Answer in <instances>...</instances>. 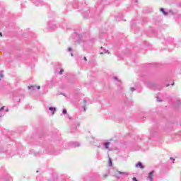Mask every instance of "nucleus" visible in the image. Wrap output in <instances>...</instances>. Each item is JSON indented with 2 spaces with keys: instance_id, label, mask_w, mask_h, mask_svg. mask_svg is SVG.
Listing matches in <instances>:
<instances>
[{
  "instance_id": "nucleus-15",
  "label": "nucleus",
  "mask_w": 181,
  "mask_h": 181,
  "mask_svg": "<svg viewBox=\"0 0 181 181\" xmlns=\"http://www.w3.org/2000/svg\"><path fill=\"white\" fill-rule=\"evenodd\" d=\"M150 134L152 136H153V135H155V134H156V129H151L150 130Z\"/></svg>"
},
{
  "instance_id": "nucleus-39",
  "label": "nucleus",
  "mask_w": 181,
  "mask_h": 181,
  "mask_svg": "<svg viewBox=\"0 0 181 181\" xmlns=\"http://www.w3.org/2000/svg\"><path fill=\"white\" fill-rule=\"evenodd\" d=\"M172 86H175V82H173V83H172Z\"/></svg>"
},
{
  "instance_id": "nucleus-30",
  "label": "nucleus",
  "mask_w": 181,
  "mask_h": 181,
  "mask_svg": "<svg viewBox=\"0 0 181 181\" xmlns=\"http://www.w3.org/2000/svg\"><path fill=\"white\" fill-rule=\"evenodd\" d=\"M83 60H85V62H87V57H84Z\"/></svg>"
},
{
  "instance_id": "nucleus-33",
  "label": "nucleus",
  "mask_w": 181,
  "mask_h": 181,
  "mask_svg": "<svg viewBox=\"0 0 181 181\" xmlns=\"http://www.w3.org/2000/svg\"><path fill=\"white\" fill-rule=\"evenodd\" d=\"M180 74H181V65L180 66Z\"/></svg>"
},
{
  "instance_id": "nucleus-3",
  "label": "nucleus",
  "mask_w": 181,
  "mask_h": 181,
  "mask_svg": "<svg viewBox=\"0 0 181 181\" xmlns=\"http://www.w3.org/2000/svg\"><path fill=\"white\" fill-rule=\"evenodd\" d=\"M74 124H73L71 127V133L76 132V131H77V127H80V122H78L77 121H74Z\"/></svg>"
},
{
  "instance_id": "nucleus-25",
  "label": "nucleus",
  "mask_w": 181,
  "mask_h": 181,
  "mask_svg": "<svg viewBox=\"0 0 181 181\" xmlns=\"http://www.w3.org/2000/svg\"><path fill=\"white\" fill-rule=\"evenodd\" d=\"M170 160L173 161V163H175V158L171 157V158H170Z\"/></svg>"
},
{
  "instance_id": "nucleus-23",
  "label": "nucleus",
  "mask_w": 181,
  "mask_h": 181,
  "mask_svg": "<svg viewBox=\"0 0 181 181\" xmlns=\"http://www.w3.org/2000/svg\"><path fill=\"white\" fill-rule=\"evenodd\" d=\"M0 77H4V72L2 71H0Z\"/></svg>"
},
{
  "instance_id": "nucleus-37",
  "label": "nucleus",
  "mask_w": 181,
  "mask_h": 181,
  "mask_svg": "<svg viewBox=\"0 0 181 181\" xmlns=\"http://www.w3.org/2000/svg\"><path fill=\"white\" fill-rule=\"evenodd\" d=\"M86 13H90V11H86Z\"/></svg>"
},
{
  "instance_id": "nucleus-1",
  "label": "nucleus",
  "mask_w": 181,
  "mask_h": 181,
  "mask_svg": "<svg viewBox=\"0 0 181 181\" xmlns=\"http://www.w3.org/2000/svg\"><path fill=\"white\" fill-rule=\"evenodd\" d=\"M86 33L83 34H78L75 32L72 34L70 40L74 43H81V42H84V37H86Z\"/></svg>"
},
{
  "instance_id": "nucleus-19",
  "label": "nucleus",
  "mask_w": 181,
  "mask_h": 181,
  "mask_svg": "<svg viewBox=\"0 0 181 181\" xmlns=\"http://www.w3.org/2000/svg\"><path fill=\"white\" fill-rule=\"evenodd\" d=\"M35 88L36 86H28V90H35Z\"/></svg>"
},
{
  "instance_id": "nucleus-34",
  "label": "nucleus",
  "mask_w": 181,
  "mask_h": 181,
  "mask_svg": "<svg viewBox=\"0 0 181 181\" xmlns=\"http://www.w3.org/2000/svg\"><path fill=\"white\" fill-rule=\"evenodd\" d=\"M0 37H2V33L0 32Z\"/></svg>"
},
{
  "instance_id": "nucleus-32",
  "label": "nucleus",
  "mask_w": 181,
  "mask_h": 181,
  "mask_svg": "<svg viewBox=\"0 0 181 181\" xmlns=\"http://www.w3.org/2000/svg\"><path fill=\"white\" fill-rule=\"evenodd\" d=\"M4 180H5V181L9 180V178L6 177V178H4Z\"/></svg>"
},
{
  "instance_id": "nucleus-13",
  "label": "nucleus",
  "mask_w": 181,
  "mask_h": 181,
  "mask_svg": "<svg viewBox=\"0 0 181 181\" xmlns=\"http://www.w3.org/2000/svg\"><path fill=\"white\" fill-rule=\"evenodd\" d=\"M100 54H104L105 53H110V52H108L107 49H105L103 48V47H102L100 48Z\"/></svg>"
},
{
  "instance_id": "nucleus-18",
  "label": "nucleus",
  "mask_w": 181,
  "mask_h": 181,
  "mask_svg": "<svg viewBox=\"0 0 181 181\" xmlns=\"http://www.w3.org/2000/svg\"><path fill=\"white\" fill-rule=\"evenodd\" d=\"M119 175H126L127 176H128V173L127 172H121V171H118Z\"/></svg>"
},
{
  "instance_id": "nucleus-44",
  "label": "nucleus",
  "mask_w": 181,
  "mask_h": 181,
  "mask_svg": "<svg viewBox=\"0 0 181 181\" xmlns=\"http://www.w3.org/2000/svg\"><path fill=\"white\" fill-rule=\"evenodd\" d=\"M37 173H39V170H37Z\"/></svg>"
},
{
  "instance_id": "nucleus-26",
  "label": "nucleus",
  "mask_w": 181,
  "mask_h": 181,
  "mask_svg": "<svg viewBox=\"0 0 181 181\" xmlns=\"http://www.w3.org/2000/svg\"><path fill=\"white\" fill-rule=\"evenodd\" d=\"M113 78H114V80H115L116 81H118V77L114 76Z\"/></svg>"
},
{
  "instance_id": "nucleus-35",
  "label": "nucleus",
  "mask_w": 181,
  "mask_h": 181,
  "mask_svg": "<svg viewBox=\"0 0 181 181\" xmlns=\"http://www.w3.org/2000/svg\"><path fill=\"white\" fill-rule=\"evenodd\" d=\"M37 90H40V86L37 87Z\"/></svg>"
},
{
  "instance_id": "nucleus-41",
  "label": "nucleus",
  "mask_w": 181,
  "mask_h": 181,
  "mask_svg": "<svg viewBox=\"0 0 181 181\" xmlns=\"http://www.w3.org/2000/svg\"><path fill=\"white\" fill-rule=\"evenodd\" d=\"M169 86H170L169 84H167V85H166V87H169Z\"/></svg>"
},
{
  "instance_id": "nucleus-4",
  "label": "nucleus",
  "mask_w": 181,
  "mask_h": 181,
  "mask_svg": "<svg viewBox=\"0 0 181 181\" xmlns=\"http://www.w3.org/2000/svg\"><path fill=\"white\" fill-rule=\"evenodd\" d=\"M110 141H106L103 144V147H101V144L96 145L97 148H102V149H107V151H110Z\"/></svg>"
},
{
  "instance_id": "nucleus-12",
  "label": "nucleus",
  "mask_w": 181,
  "mask_h": 181,
  "mask_svg": "<svg viewBox=\"0 0 181 181\" xmlns=\"http://www.w3.org/2000/svg\"><path fill=\"white\" fill-rule=\"evenodd\" d=\"M136 168H140V169H145V166L144 165H142L141 162H138L136 164Z\"/></svg>"
},
{
  "instance_id": "nucleus-6",
  "label": "nucleus",
  "mask_w": 181,
  "mask_h": 181,
  "mask_svg": "<svg viewBox=\"0 0 181 181\" xmlns=\"http://www.w3.org/2000/svg\"><path fill=\"white\" fill-rule=\"evenodd\" d=\"M48 28L49 29V30H56V29H57V26L56 25V24L53 23V22H49Z\"/></svg>"
},
{
  "instance_id": "nucleus-5",
  "label": "nucleus",
  "mask_w": 181,
  "mask_h": 181,
  "mask_svg": "<svg viewBox=\"0 0 181 181\" xmlns=\"http://www.w3.org/2000/svg\"><path fill=\"white\" fill-rule=\"evenodd\" d=\"M165 45L167 46H169V45H170V46H173V45H175V40L173 38L170 37H168L166 39Z\"/></svg>"
},
{
  "instance_id": "nucleus-42",
  "label": "nucleus",
  "mask_w": 181,
  "mask_h": 181,
  "mask_svg": "<svg viewBox=\"0 0 181 181\" xmlns=\"http://www.w3.org/2000/svg\"><path fill=\"white\" fill-rule=\"evenodd\" d=\"M135 2L137 3V2H138V0H135Z\"/></svg>"
},
{
  "instance_id": "nucleus-31",
  "label": "nucleus",
  "mask_w": 181,
  "mask_h": 181,
  "mask_svg": "<svg viewBox=\"0 0 181 181\" xmlns=\"http://www.w3.org/2000/svg\"><path fill=\"white\" fill-rule=\"evenodd\" d=\"M103 176H104V177H108V175L105 174Z\"/></svg>"
},
{
  "instance_id": "nucleus-14",
  "label": "nucleus",
  "mask_w": 181,
  "mask_h": 181,
  "mask_svg": "<svg viewBox=\"0 0 181 181\" xmlns=\"http://www.w3.org/2000/svg\"><path fill=\"white\" fill-rule=\"evenodd\" d=\"M160 12H162V13H163V15H165V16H168V15L169 14L168 12L165 11V8H160Z\"/></svg>"
},
{
  "instance_id": "nucleus-17",
  "label": "nucleus",
  "mask_w": 181,
  "mask_h": 181,
  "mask_svg": "<svg viewBox=\"0 0 181 181\" xmlns=\"http://www.w3.org/2000/svg\"><path fill=\"white\" fill-rule=\"evenodd\" d=\"M135 25H136V23L135 22V20L132 21V22H131L132 28H134V26H135Z\"/></svg>"
},
{
  "instance_id": "nucleus-43",
  "label": "nucleus",
  "mask_w": 181,
  "mask_h": 181,
  "mask_svg": "<svg viewBox=\"0 0 181 181\" xmlns=\"http://www.w3.org/2000/svg\"><path fill=\"white\" fill-rule=\"evenodd\" d=\"M36 155H38L37 153H35V156H36Z\"/></svg>"
},
{
  "instance_id": "nucleus-7",
  "label": "nucleus",
  "mask_w": 181,
  "mask_h": 181,
  "mask_svg": "<svg viewBox=\"0 0 181 181\" xmlns=\"http://www.w3.org/2000/svg\"><path fill=\"white\" fill-rule=\"evenodd\" d=\"M70 146L71 148H78L81 146V144L78 141H71L70 143Z\"/></svg>"
},
{
  "instance_id": "nucleus-16",
  "label": "nucleus",
  "mask_w": 181,
  "mask_h": 181,
  "mask_svg": "<svg viewBox=\"0 0 181 181\" xmlns=\"http://www.w3.org/2000/svg\"><path fill=\"white\" fill-rule=\"evenodd\" d=\"M49 110L52 112V114H54V112H56V107H49Z\"/></svg>"
},
{
  "instance_id": "nucleus-21",
  "label": "nucleus",
  "mask_w": 181,
  "mask_h": 181,
  "mask_svg": "<svg viewBox=\"0 0 181 181\" xmlns=\"http://www.w3.org/2000/svg\"><path fill=\"white\" fill-rule=\"evenodd\" d=\"M62 114H64V115L67 114V110L66 109H63Z\"/></svg>"
},
{
  "instance_id": "nucleus-22",
  "label": "nucleus",
  "mask_w": 181,
  "mask_h": 181,
  "mask_svg": "<svg viewBox=\"0 0 181 181\" xmlns=\"http://www.w3.org/2000/svg\"><path fill=\"white\" fill-rule=\"evenodd\" d=\"M64 72V69H61L60 71L59 72V74H63V73Z\"/></svg>"
},
{
  "instance_id": "nucleus-20",
  "label": "nucleus",
  "mask_w": 181,
  "mask_h": 181,
  "mask_svg": "<svg viewBox=\"0 0 181 181\" xmlns=\"http://www.w3.org/2000/svg\"><path fill=\"white\" fill-rule=\"evenodd\" d=\"M109 166H112V160L109 158Z\"/></svg>"
},
{
  "instance_id": "nucleus-2",
  "label": "nucleus",
  "mask_w": 181,
  "mask_h": 181,
  "mask_svg": "<svg viewBox=\"0 0 181 181\" xmlns=\"http://www.w3.org/2000/svg\"><path fill=\"white\" fill-rule=\"evenodd\" d=\"M95 8L96 12H98L97 15H98V13H101V12H103L102 8H104V0H99L97 2V6Z\"/></svg>"
},
{
  "instance_id": "nucleus-29",
  "label": "nucleus",
  "mask_w": 181,
  "mask_h": 181,
  "mask_svg": "<svg viewBox=\"0 0 181 181\" xmlns=\"http://www.w3.org/2000/svg\"><path fill=\"white\" fill-rule=\"evenodd\" d=\"M136 180H136V177H133V181H136Z\"/></svg>"
},
{
  "instance_id": "nucleus-27",
  "label": "nucleus",
  "mask_w": 181,
  "mask_h": 181,
  "mask_svg": "<svg viewBox=\"0 0 181 181\" xmlns=\"http://www.w3.org/2000/svg\"><path fill=\"white\" fill-rule=\"evenodd\" d=\"M130 90H131V91H132V92L135 91L134 88H130Z\"/></svg>"
},
{
  "instance_id": "nucleus-9",
  "label": "nucleus",
  "mask_w": 181,
  "mask_h": 181,
  "mask_svg": "<svg viewBox=\"0 0 181 181\" xmlns=\"http://www.w3.org/2000/svg\"><path fill=\"white\" fill-rule=\"evenodd\" d=\"M33 4H35L36 6H42V5H43V0H34Z\"/></svg>"
},
{
  "instance_id": "nucleus-11",
  "label": "nucleus",
  "mask_w": 181,
  "mask_h": 181,
  "mask_svg": "<svg viewBox=\"0 0 181 181\" xmlns=\"http://www.w3.org/2000/svg\"><path fill=\"white\" fill-rule=\"evenodd\" d=\"M83 105L82 106V108H83V111L86 112V111H87V107L86 106V105L87 104V100L83 99Z\"/></svg>"
},
{
  "instance_id": "nucleus-8",
  "label": "nucleus",
  "mask_w": 181,
  "mask_h": 181,
  "mask_svg": "<svg viewBox=\"0 0 181 181\" xmlns=\"http://www.w3.org/2000/svg\"><path fill=\"white\" fill-rule=\"evenodd\" d=\"M8 109L5 110V106H3L0 108V117H4L5 115V112H8Z\"/></svg>"
},
{
  "instance_id": "nucleus-28",
  "label": "nucleus",
  "mask_w": 181,
  "mask_h": 181,
  "mask_svg": "<svg viewBox=\"0 0 181 181\" xmlns=\"http://www.w3.org/2000/svg\"><path fill=\"white\" fill-rule=\"evenodd\" d=\"M71 50H72L71 47L68 48V52H71Z\"/></svg>"
},
{
  "instance_id": "nucleus-36",
  "label": "nucleus",
  "mask_w": 181,
  "mask_h": 181,
  "mask_svg": "<svg viewBox=\"0 0 181 181\" xmlns=\"http://www.w3.org/2000/svg\"><path fill=\"white\" fill-rule=\"evenodd\" d=\"M68 118H69V119H71V117L70 116H68Z\"/></svg>"
},
{
  "instance_id": "nucleus-40",
  "label": "nucleus",
  "mask_w": 181,
  "mask_h": 181,
  "mask_svg": "<svg viewBox=\"0 0 181 181\" xmlns=\"http://www.w3.org/2000/svg\"><path fill=\"white\" fill-rule=\"evenodd\" d=\"M71 56H72V57L74 56V54H73V53H72V52L71 53Z\"/></svg>"
},
{
  "instance_id": "nucleus-10",
  "label": "nucleus",
  "mask_w": 181,
  "mask_h": 181,
  "mask_svg": "<svg viewBox=\"0 0 181 181\" xmlns=\"http://www.w3.org/2000/svg\"><path fill=\"white\" fill-rule=\"evenodd\" d=\"M153 175H155V170H151L148 175V179H149L150 181H153Z\"/></svg>"
},
{
  "instance_id": "nucleus-24",
  "label": "nucleus",
  "mask_w": 181,
  "mask_h": 181,
  "mask_svg": "<svg viewBox=\"0 0 181 181\" xmlns=\"http://www.w3.org/2000/svg\"><path fill=\"white\" fill-rule=\"evenodd\" d=\"M157 101H158V103H160L162 102V100H160L159 97H157Z\"/></svg>"
},
{
  "instance_id": "nucleus-38",
  "label": "nucleus",
  "mask_w": 181,
  "mask_h": 181,
  "mask_svg": "<svg viewBox=\"0 0 181 181\" xmlns=\"http://www.w3.org/2000/svg\"><path fill=\"white\" fill-rule=\"evenodd\" d=\"M83 18H87V16H85V15L83 14Z\"/></svg>"
}]
</instances>
